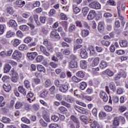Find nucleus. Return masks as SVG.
<instances>
[{"instance_id":"f257e3e1","label":"nucleus","mask_w":128,"mask_h":128,"mask_svg":"<svg viewBox=\"0 0 128 128\" xmlns=\"http://www.w3.org/2000/svg\"><path fill=\"white\" fill-rule=\"evenodd\" d=\"M88 6L89 8H94V10H100V8H102V6L96 1H93L91 2L89 4Z\"/></svg>"},{"instance_id":"f03ea898","label":"nucleus","mask_w":128,"mask_h":128,"mask_svg":"<svg viewBox=\"0 0 128 128\" xmlns=\"http://www.w3.org/2000/svg\"><path fill=\"white\" fill-rule=\"evenodd\" d=\"M74 108L80 114H88V112L86 108H82L78 106H74Z\"/></svg>"},{"instance_id":"7ed1b4c3","label":"nucleus","mask_w":128,"mask_h":128,"mask_svg":"<svg viewBox=\"0 0 128 128\" xmlns=\"http://www.w3.org/2000/svg\"><path fill=\"white\" fill-rule=\"evenodd\" d=\"M96 16V12L94 10H90L89 12V14L87 16V19L88 20H94V18Z\"/></svg>"},{"instance_id":"20e7f679","label":"nucleus","mask_w":128,"mask_h":128,"mask_svg":"<svg viewBox=\"0 0 128 128\" xmlns=\"http://www.w3.org/2000/svg\"><path fill=\"white\" fill-rule=\"evenodd\" d=\"M13 60H20L22 58V53L18 50H16L12 55Z\"/></svg>"},{"instance_id":"39448f33","label":"nucleus","mask_w":128,"mask_h":128,"mask_svg":"<svg viewBox=\"0 0 128 128\" xmlns=\"http://www.w3.org/2000/svg\"><path fill=\"white\" fill-rule=\"evenodd\" d=\"M40 48L42 54H44V56H50V52H48V50H46V47L42 45H41L40 46Z\"/></svg>"},{"instance_id":"423d86ee","label":"nucleus","mask_w":128,"mask_h":128,"mask_svg":"<svg viewBox=\"0 0 128 128\" xmlns=\"http://www.w3.org/2000/svg\"><path fill=\"white\" fill-rule=\"evenodd\" d=\"M38 56V52H32L27 53V58L30 60H34V58H36V56Z\"/></svg>"},{"instance_id":"0eeeda50","label":"nucleus","mask_w":128,"mask_h":128,"mask_svg":"<svg viewBox=\"0 0 128 128\" xmlns=\"http://www.w3.org/2000/svg\"><path fill=\"white\" fill-rule=\"evenodd\" d=\"M100 98H102V100L105 102L108 100V94H106V92H100Z\"/></svg>"},{"instance_id":"6e6552de","label":"nucleus","mask_w":128,"mask_h":128,"mask_svg":"<svg viewBox=\"0 0 128 128\" xmlns=\"http://www.w3.org/2000/svg\"><path fill=\"white\" fill-rule=\"evenodd\" d=\"M80 56L82 58H86L88 56V54L86 49H80Z\"/></svg>"},{"instance_id":"1a4fd4ad","label":"nucleus","mask_w":128,"mask_h":128,"mask_svg":"<svg viewBox=\"0 0 128 128\" xmlns=\"http://www.w3.org/2000/svg\"><path fill=\"white\" fill-rule=\"evenodd\" d=\"M60 92H66L68 90V84H62L59 88Z\"/></svg>"},{"instance_id":"9d476101","label":"nucleus","mask_w":128,"mask_h":128,"mask_svg":"<svg viewBox=\"0 0 128 128\" xmlns=\"http://www.w3.org/2000/svg\"><path fill=\"white\" fill-rule=\"evenodd\" d=\"M9 63H6L4 66V74H8V72H10V70H12V66H10Z\"/></svg>"},{"instance_id":"9b49d317","label":"nucleus","mask_w":128,"mask_h":128,"mask_svg":"<svg viewBox=\"0 0 128 128\" xmlns=\"http://www.w3.org/2000/svg\"><path fill=\"white\" fill-rule=\"evenodd\" d=\"M34 92H28L27 95H26V98H27V100L28 102H34V99H32V98L34 97Z\"/></svg>"},{"instance_id":"f8f14e48","label":"nucleus","mask_w":128,"mask_h":128,"mask_svg":"<svg viewBox=\"0 0 128 128\" xmlns=\"http://www.w3.org/2000/svg\"><path fill=\"white\" fill-rule=\"evenodd\" d=\"M50 36L52 38H60V36L58 33V32H56V30H52L51 32Z\"/></svg>"},{"instance_id":"ddd939ff","label":"nucleus","mask_w":128,"mask_h":128,"mask_svg":"<svg viewBox=\"0 0 128 128\" xmlns=\"http://www.w3.org/2000/svg\"><path fill=\"white\" fill-rule=\"evenodd\" d=\"M15 4L18 8H22L26 4V2L22 0H17L15 2Z\"/></svg>"},{"instance_id":"4468645a","label":"nucleus","mask_w":128,"mask_h":128,"mask_svg":"<svg viewBox=\"0 0 128 128\" xmlns=\"http://www.w3.org/2000/svg\"><path fill=\"white\" fill-rule=\"evenodd\" d=\"M65 100L66 102H70V104H74L76 100L74 97H72L70 95L67 96Z\"/></svg>"},{"instance_id":"2eb2a0df","label":"nucleus","mask_w":128,"mask_h":128,"mask_svg":"<svg viewBox=\"0 0 128 128\" xmlns=\"http://www.w3.org/2000/svg\"><path fill=\"white\" fill-rule=\"evenodd\" d=\"M18 90L19 92L22 94L23 96H26V90L24 88V86H19L18 87Z\"/></svg>"},{"instance_id":"dca6fc26","label":"nucleus","mask_w":128,"mask_h":128,"mask_svg":"<svg viewBox=\"0 0 128 128\" xmlns=\"http://www.w3.org/2000/svg\"><path fill=\"white\" fill-rule=\"evenodd\" d=\"M79 118L80 120H81V122H84L85 124H88V117L86 116L82 115L80 116Z\"/></svg>"},{"instance_id":"f3484780","label":"nucleus","mask_w":128,"mask_h":128,"mask_svg":"<svg viewBox=\"0 0 128 128\" xmlns=\"http://www.w3.org/2000/svg\"><path fill=\"white\" fill-rule=\"evenodd\" d=\"M8 26L12 28H16V26H18V24H16V20H10L8 22Z\"/></svg>"},{"instance_id":"a211bd4d","label":"nucleus","mask_w":128,"mask_h":128,"mask_svg":"<svg viewBox=\"0 0 128 128\" xmlns=\"http://www.w3.org/2000/svg\"><path fill=\"white\" fill-rule=\"evenodd\" d=\"M70 68H78V62L76 61L72 60L70 62Z\"/></svg>"},{"instance_id":"6ab92c4d","label":"nucleus","mask_w":128,"mask_h":128,"mask_svg":"<svg viewBox=\"0 0 128 128\" xmlns=\"http://www.w3.org/2000/svg\"><path fill=\"white\" fill-rule=\"evenodd\" d=\"M100 64V58L96 57L92 61V66H96Z\"/></svg>"},{"instance_id":"aec40b11","label":"nucleus","mask_w":128,"mask_h":128,"mask_svg":"<svg viewBox=\"0 0 128 128\" xmlns=\"http://www.w3.org/2000/svg\"><path fill=\"white\" fill-rule=\"evenodd\" d=\"M80 66L81 68H82L83 70L86 68H88V65H86V61L84 60H81L80 62Z\"/></svg>"},{"instance_id":"412c9836","label":"nucleus","mask_w":128,"mask_h":128,"mask_svg":"<svg viewBox=\"0 0 128 128\" xmlns=\"http://www.w3.org/2000/svg\"><path fill=\"white\" fill-rule=\"evenodd\" d=\"M113 126H120L119 117H115L113 122Z\"/></svg>"},{"instance_id":"4be33fe9","label":"nucleus","mask_w":128,"mask_h":128,"mask_svg":"<svg viewBox=\"0 0 128 128\" xmlns=\"http://www.w3.org/2000/svg\"><path fill=\"white\" fill-rule=\"evenodd\" d=\"M3 88L4 90L6 92H10L12 90V86H10V84H4Z\"/></svg>"},{"instance_id":"5701e85b","label":"nucleus","mask_w":128,"mask_h":128,"mask_svg":"<svg viewBox=\"0 0 128 128\" xmlns=\"http://www.w3.org/2000/svg\"><path fill=\"white\" fill-rule=\"evenodd\" d=\"M119 44L122 48H126L128 46V42L125 40H120Z\"/></svg>"},{"instance_id":"b1692460","label":"nucleus","mask_w":128,"mask_h":128,"mask_svg":"<svg viewBox=\"0 0 128 128\" xmlns=\"http://www.w3.org/2000/svg\"><path fill=\"white\" fill-rule=\"evenodd\" d=\"M2 122L4 124H10V122H12V120H10V118H8L6 116H3L2 118Z\"/></svg>"},{"instance_id":"393cba45","label":"nucleus","mask_w":128,"mask_h":128,"mask_svg":"<svg viewBox=\"0 0 128 128\" xmlns=\"http://www.w3.org/2000/svg\"><path fill=\"white\" fill-rule=\"evenodd\" d=\"M104 74H108L109 76H114V72L110 69H107L104 72Z\"/></svg>"},{"instance_id":"a878e982","label":"nucleus","mask_w":128,"mask_h":128,"mask_svg":"<svg viewBox=\"0 0 128 128\" xmlns=\"http://www.w3.org/2000/svg\"><path fill=\"white\" fill-rule=\"evenodd\" d=\"M108 65V63L106 62L104 60H102L100 62V68L102 69L105 68H106Z\"/></svg>"},{"instance_id":"bb28decb","label":"nucleus","mask_w":128,"mask_h":128,"mask_svg":"<svg viewBox=\"0 0 128 128\" xmlns=\"http://www.w3.org/2000/svg\"><path fill=\"white\" fill-rule=\"evenodd\" d=\"M37 69L38 70V72H46V68L44 66H42V65H38Z\"/></svg>"},{"instance_id":"cd10ccee","label":"nucleus","mask_w":128,"mask_h":128,"mask_svg":"<svg viewBox=\"0 0 128 128\" xmlns=\"http://www.w3.org/2000/svg\"><path fill=\"white\" fill-rule=\"evenodd\" d=\"M44 60V57L42 55H39L36 56V60L37 62H42Z\"/></svg>"},{"instance_id":"c85d7f7f","label":"nucleus","mask_w":128,"mask_h":128,"mask_svg":"<svg viewBox=\"0 0 128 128\" xmlns=\"http://www.w3.org/2000/svg\"><path fill=\"white\" fill-rule=\"evenodd\" d=\"M6 62L12 65V66H18V63L16 61H14V60H6Z\"/></svg>"},{"instance_id":"c756f323","label":"nucleus","mask_w":128,"mask_h":128,"mask_svg":"<svg viewBox=\"0 0 128 128\" xmlns=\"http://www.w3.org/2000/svg\"><path fill=\"white\" fill-rule=\"evenodd\" d=\"M2 80L4 82H8L10 80V77L8 76H4L2 77Z\"/></svg>"},{"instance_id":"7c9ffc66","label":"nucleus","mask_w":128,"mask_h":128,"mask_svg":"<svg viewBox=\"0 0 128 128\" xmlns=\"http://www.w3.org/2000/svg\"><path fill=\"white\" fill-rule=\"evenodd\" d=\"M20 28L22 32H26L30 30V28H28V26L26 25H22L20 26Z\"/></svg>"},{"instance_id":"2f4dec72","label":"nucleus","mask_w":128,"mask_h":128,"mask_svg":"<svg viewBox=\"0 0 128 128\" xmlns=\"http://www.w3.org/2000/svg\"><path fill=\"white\" fill-rule=\"evenodd\" d=\"M73 10L74 14H78L80 12V8H78L76 4L73 5Z\"/></svg>"},{"instance_id":"473e14b6","label":"nucleus","mask_w":128,"mask_h":128,"mask_svg":"<svg viewBox=\"0 0 128 128\" xmlns=\"http://www.w3.org/2000/svg\"><path fill=\"white\" fill-rule=\"evenodd\" d=\"M60 104L62 106H66L68 108H71L70 104L69 103H68L66 101L62 100L60 102Z\"/></svg>"},{"instance_id":"72a5a7b5","label":"nucleus","mask_w":128,"mask_h":128,"mask_svg":"<svg viewBox=\"0 0 128 128\" xmlns=\"http://www.w3.org/2000/svg\"><path fill=\"white\" fill-rule=\"evenodd\" d=\"M80 88L82 90H84L86 88L87 85L86 82H82L80 83Z\"/></svg>"},{"instance_id":"f704fd0d","label":"nucleus","mask_w":128,"mask_h":128,"mask_svg":"<svg viewBox=\"0 0 128 128\" xmlns=\"http://www.w3.org/2000/svg\"><path fill=\"white\" fill-rule=\"evenodd\" d=\"M76 30V26L74 24H70L68 28L69 32H73Z\"/></svg>"},{"instance_id":"c9c22d12","label":"nucleus","mask_w":128,"mask_h":128,"mask_svg":"<svg viewBox=\"0 0 128 128\" xmlns=\"http://www.w3.org/2000/svg\"><path fill=\"white\" fill-rule=\"evenodd\" d=\"M20 50H28V46L24 44H22L18 46Z\"/></svg>"},{"instance_id":"e433bc0d","label":"nucleus","mask_w":128,"mask_h":128,"mask_svg":"<svg viewBox=\"0 0 128 128\" xmlns=\"http://www.w3.org/2000/svg\"><path fill=\"white\" fill-rule=\"evenodd\" d=\"M50 94H54L56 92V88L54 86H52L49 90Z\"/></svg>"},{"instance_id":"4c0bfd02","label":"nucleus","mask_w":128,"mask_h":128,"mask_svg":"<svg viewBox=\"0 0 128 128\" xmlns=\"http://www.w3.org/2000/svg\"><path fill=\"white\" fill-rule=\"evenodd\" d=\"M13 82H16L18 80V74H14L11 78Z\"/></svg>"},{"instance_id":"58836bf2","label":"nucleus","mask_w":128,"mask_h":128,"mask_svg":"<svg viewBox=\"0 0 128 128\" xmlns=\"http://www.w3.org/2000/svg\"><path fill=\"white\" fill-rule=\"evenodd\" d=\"M24 104H22V103L20 102H17L15 104V108L16 110H18Z\"/></svg>"},{"instance_id":"ea45409f","label":"nucleus","mask_w":128,"mask_h":128,"mask_svg":"<svg viewBox=\"0 0 128 128\" xmlns=\"http://www.w3.org/2000/svg\"><path fill=\"white\" fill-rule=\"evenodd\" d=\"M70 118L72 122H74L75 124H79L80 120L76 117L72 115L70 116Z\"/></svg>"},{"instance_id":"a19ab883","label":"nucleus","mask_w":128,"mask_h":128,"mask_svg":"<svg viewBox=\"0 0 128 128\" xmlns=\"http://www.w3.org/2000/svg\"><path fill=\"white\" fill-rule=\"evenodd\" d=\"M15 34L14 32H12V31H8L6 33V38H12L14 36Z\"/></svg>"},{"instance_id":"79ce46f5","label":"nucleus","mask_w":128,"mask_h":128,"mask_svg":"<svg viewBox=\"0 0 128 128\" xmlns=\"http://www.w3.org/2000/svg\"><path fill=\"white\" fill-rule=\"evenodd\" d=\"M88 10H90V8H88V7H84L82 8V12L84 14V16H86V14H88Z\"/></svg>"},{"instance_id":"37998d69","label":"nucleus","mask_w":128,"mask_h":128,"mask_svg":"<svg viewBox=\"0 0 128 128\" xmlns=\"http://www.w3.org/2000/svg\"><path fill=\"white\" fill-rule=\"evenodd\" d=\"M40 124H41L43 128H46L48 126V123L44 120L42 119H40L39 120Z\"/></svg>"},{"instance_id":"c03bdc74","label":"nucleus","mask_w":128,"mask_h":128,"mask_svg":"<svg viewBox=\"0 0 128 128\" xmlns=\"http://www.w3.org/2000/svg\"><path fill=\"white\" fill-rule=\"evenodd\" d=\"M24 85L26 88H30V82L28 80H25L24 81Z\"/></svg>"},{"instance_id":"a18cd8bd","label":"nucleus","mask_w":128,"mask_h":128,"mask_svg":"<svg viewBox=\"0 0 128 128\" xmlns=\"http://www.w3.org/2000/svg\"><path fill=\"white\" fill-rule=\"evenodd\" d=\"M62 26H63L64 30H68V23L66 22H61Z\"/></svg>"},{"instance_id":"49530a36","label":"nucleus","mask_w":128,"mask_h":128,"mask_svg":"<svg viewBox=\"0 0 128 128\" xmlns=\"http://www.w3.org/2000/svg\"><path fill=\"white\" fill-rule=\"evenodd\" d=\"M58 110L62 114H66V112H68V109H66V108L62 106L59 107Z\"/></svg>"},{"instance_id":"de8ad7c7","label":"nucleus","mask_w":128,"mask_h":128,"mask_svg":"<svg viewBox=\"0 0 128 128\" xmlns=\"http://www.w3.org/2000/svg\"><path fill=\"white\" fill-rule=\"evenodd\" d=\"M110 88L112 90L113 92H116V84L114 82H110L109 84Z\"/></svg>"},{"instance_id":"09e8293b","label":"nucleus","mask_w":128,"mask_h":128,"mask_svg":"<svg viewBox=\"0 0 128 128\" xmlns=\"http://www.w3.org/2000/svg\"><path fill=\"white\" fill-rule=\"evenodd\" d=\"M96 126H98V123L96 120H94L91 124H90V128H96Z\"/></svg>"},{"instance_id":"8fccbe9b","label":"nucleus","mask_w":128,"mask_h":128,"mask_svg":"<svg viewBox=\"0 0 128 128\" xmlns=\"http://www.w3.org/2000/svg\"><path fill=\"white\" fill-rule=\"evenodd\" d=\"M50 86H52V82H50V80H46L44 82L45 88H50Z\"/></svg>"},{"instance_id":"3c124183","label":"nucleus","mask_w":128,"mask_h":128,"mask_svg":"<svg viewBox=\"0 0 128 128\" xmlns=\"http://www.w3.org/2000/svg\"><path fill=\"white\" fill-rule=\"evenodd\" d=\"M76 74L78 78H84V72L82 71L78 72Z\"/></svg>"},{"instance_id":"603ef678","label":"nucleus","mask_w":128,"mask_h":128,"mask_svg":"<svg viewBox=\"0 0 128 128\" xmlns=\"http://www.w3.org/2000/svg\"><path fill=\"white\" fill-rule=\"evenodd\" d=\"M49 128H60V126L56 124H51L48 126Z\"/></svg>"},{"instance_id":"864d4df0","label":"nucleus","mask_w":128,"mask_h":128,"mask_svg":"<svg viewBox=\"0 0 128 128\" xmlns=\"http://www.w3.org/2000/svg\"><path fill=\"white\" fill-rule=\"evenodd\" d=\"M101 44H102V46H110V42L102 40L101 42Z\"/></svg>"},{"instance_id":"5fc2aeb1","label":"nucleus","mask_w":128,"mask_h":128,"mask_svg":"<svg viewBox=\"0 0 128 128\" xmlns=\"http://www.w3.org/2000/svg\"><path fill=\"white\" fill-rule=\"evenodd\" d=\"M98 28L99 32H102V30H104V25L102 24V23L100 22L98 24Z\"/></svg>"},{"instance_id":"6e6d98bb","label":"nucleus","mask_w":128,"mask_h":128,"mask_svg":"<svg viewBox=\"0 0 128 128\" xmlns=\"http://www.w3.org/2000/svg\"><path fill=\"white\" fill-rule=\"evenodd\" d=\"M48 90H45L40 94V96L41 98H46V96H48Z\"/></svg>"},{"instance_id":"4d7b16f0","label":"nucleus","mask_w":128,"mask_h":128,"mask_svg":"<svg viewBox=\"0 0 128 128\" xmlns=\"http://www.w3.org/2000/svg\"><path fill=\"white\" fill-rule=\"evenodd\" d=\"M20 44V40L18 39H15L13 42V46H18Z\"/></svg>"},{"instance_id":"13d9d810","label":"nucleus","mask_w":128,"mask_h":128,"mask_svg":"<svg viewBox=\"0 0 128 128\" xmlns=\"http://www.w3.org/2000/svg\"><path fill=\"white\" fill-rule=\"evenodd\" d=\"M7 12L8 14H12L14 12V8L12 7L8 8Z\"/></svg>"},{"instance_id":"bf43d9fd","label":"nucleus","mask_w":128,"mask_h":128,"mask_svg":"<svg viewBox=\"0 0 128 128\" xmlns=\"http://www.w3.org/2000/svg\"><path fill=\"white\" fill-rule=\"evenodd\" d=\"M6 26L4 24H0V36L4 32V28Z\"/></svg>"},{"instance_id":"052dcab7","label":"nucleus","mask_w":128,"mask_h":128,"mask_svg":"<svg viewBox=\"0 0 128 128\" xmlns=\"http://www.w3.org/2000/svg\"><path fill=\"white\" fill-rule=\"evenodd\" d=\"M18 22L19 24H26V20L22 18L21 17H19L18 18Z\"/></svg>"},{"instance_id":"680f3d73","label":"nucleus","mask_w":128,"mask_h":128,"mask_svg":"<svg viewBox=\"0 0 128 128\" xmlns=\"http://www.w3.org/2000/svg\"><path fill=\"white\" fill-rule=\"evenodd\" d=\"M90 34V32L86 30H84L82 31V36H88Z\"/></svg>"},{"instance_id":"e2e57ef3","label":"nucleus","mask_w":128,"mask_h":128,"mask_svg":"<svg viewBox=\"0 0 128 128\" xmlns=\"http://www.w3.org/2000/svg\"><path fill=\"white\" fill-rule=\"evenodd\" d=\"M48 52H54V47L52 46V44H49L47 46H46Z\"/></svg>"},{"instance_id":"0e129e2a","label":"nucleus","mask_w":128,"mask_h":128,"mask_svg":"<svg viewBox=\"0 0 128 128\" xmlns=\"http://www.w3.org/2000/svg\"><path fill=\"white\" fill-rule=\"evenodd\" d=\"M72 80H73V82H80L82 80V79L78 78V77L76 76H73L72 77Z\"/></svg>"},{"instance_id":"69168bd1","label":"nucleus","mask_w":128,"mask_h":128,"mask_svg":"<svg viewBox=\"0 0 128 128\" xmlns=\"http://www.w3.org/2000/svg\"><path fill=\"white\" fill-rule=\"evenodd\" d=\"M68 126H69L70 128H76V126H74V122L72 121H69L68 124Z\"/></svg>"},{"instance_id":"338daca9","label":"nucleus","mask_w":128,"mask_h":128,"mask_svg":"<svg viewBox=\"0 0 128 128\" xmlns=\"http://www.w3.org/2000/svg\"><path fill=\"white\" fill-rule=\"evenodd\" d=\"M0 42L2 44H8V40L6 38H0Z\"/></svg>"},{"instance_id":"774afa93","label":"nucleus","mask_w":128,"mask_h":128,"mask_svg":"<svg viewBox=\"0 0 128 128\" xmlns=\"http://www.w3.org/2000/svg\"><path fill=\"white\" fill-rule=\"evenodd\" d=\"M32 40L30 37H26L24 40V42H25V44H29V42H32Z\"/></svg>"}]
</instances>
